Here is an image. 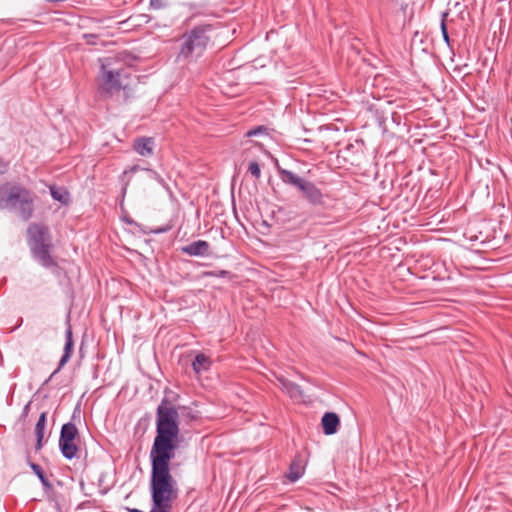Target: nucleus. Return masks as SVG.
I'll list each match as a JSON object with an SVG mask.
<instances>
[{
	"mask_svg": "<svg viewBox=\"0 0 512 512\" xmlns=\"http://www.w3.org/2000/svg\"><path fill=\"white\" fill-rule=\"evenodd\" d=\"M180 395L170 388L164 389L155 411V436L150 449L149 460L153 463L154 474L158 471L168 479L169 467L183 442L180 416L187 424L200 420V414L188 406L177 405Z\"/></svg>",
	"mask_w": 512,
	"mask_h": 512,
	"instance_id": "1",
	"label": "nucleus"
},
{
	"mask_svg": "<svg viewBox=\"0 0 512 512\" xmlns=\"http://www.w3.org/2000/svg\"><path fill=\"white\" fill-rule=\"evenodd\" d=\"M276 170L280 180L288 186L294 187L313 209L314 213L311 217L326 219L328 215L322 211L330 210L334 206L330 203V196L322 192L316 184L310 180L302 178L294 172L282 168L276 163Z\"/></svg>",
	"mask_w": 512,
	"mask_h": 512,
	"instance_id": "2",
	"label": "nucleus"
},
{
	"mask_svg": "<svg viewBox=\"0 0 512 512\" xmlns=\"http://www.w3.org/2000/svg\"><path fill=\"white\" fill-rule=\"evenodd\" d=\"M36 199L37 195L20 183L5 182L0 185V209L14 213L24 222L34 216Z\"/></svg>",
	"mask_w": 512,
	"mask_h": 512,
	"instance_id": "3",
	"label": "nucleus"
},
{
	"mask_svg": "<svg viewBox=\"0 0 512 512\" xmlns=\"http://www.w3.org/2000/svg\"><path fill=\"white\" fill-rule=\"evenodd\" d=\"M27 244L32 257L45 268L57 266L51 255L53 250L50 228L39 222H32L26 229Z\"/></svg>",
	"mask_w": 512,
	"mask_h": 512,
	"instance_id": "4",
	"label": "nucleus"
},
{
	"mask_svg": "<svg viewBox=\"0 0 512 512\" xmlns=\"http://www.w3.org/2000/svg\"><path fill=\"white\" fill-rule=\"evenodd\" d=\"M81 418L82 411L80 404H77L72 412L71 420L61 427L58 445L62 456L67 460L77 457L79 452L81 437L76 425L81 423Z\"/></svg>",
	"mask_w": 512,
	"mask_h": 512,
	"instance_id": "5",
	"label": "nucleus"
},
{
	"mask_svg": "<svg viewBox=\"0 0 512 512\" xmlns=\"http://www.w3.org/2000/svg\"><path fill=\"white\" fill-rule=\"evenodd\" d=\"M101 94L112 95L114 92L123 90L125 100L129 98L132 91L133 79L129 68L107 69L101 65Z\"/></svg>",
	"mask_w": 512,
	"mask_h": 512,
	"instance_id": "6",
	"label": "nucleus"
},
{
	"mask_svg": "<svg viewBox=\"0 0 512 512\" xmlns=\"http://www.w3.org/2000/svg\"><path fill=\"white\" fill-rule=\"evenodd\" d=\"M210 30V25H199L185 33L182 37L179 57L187 59L191 56L202 55L210 41V37L207 35Z\"/></svg>",
	"mask_w": 512,
	"mask_h": 512,
	"instance_id": "7",
	"label": "nucleus"
},
{
	"mask_svg": "<svg viewBox=\"0 0 512 512\" xmlns=\"http://www.w3.org/2000/svg\"><path fill=\"white\" fill-rule=\"evenodd\" d=\"M74 350L73 332L70 323L65 331V344L63 349V355L58 363L56 370L45 380L44 384H47L60 370L68 363Z\"/></svg>",
	"mask_w": 512,
	"mask_h": 512,
	"instance_id": "8",
	"label": "nucleus"
},
{
	"mask_svg": "<svg viewBox=\"0 0 512 512\" xmlns=\"http://www.w3.org/2000/svg\"><path fill=\"white\" fill-rule=\"evenodd\" d=\"M183 254L195 257H206L211 255L210 244L205 240H197L180 248Z\"/></svg>",
	"mask_w": 512,
	"mask_h": 512,
	"instance_id": "9",
	"label": "nucleus"
},
{
	"mask_svg": "<svg viewBox=\"0 0 512 512\" xmlns=\"http://www.w3.org/2000/svg\"><path fill=\"white\" fill-rule=\"evenodd\" d=\"M132 147L139 155L148 157L154 152L155 140L153 137H137L134 139Z\"/></svg>",
	"mask_w": 512,
	"mask_h": 512,
	"instance_id": "10",
	"label": "nucleus"
},
{
	"mask_svg": "<svg viewBox=\"0 0 512 512\" xmlns=\"http://www.w3.org/2000/svg\"><path fill=\"white\" fill-rule=\"evenodd\" d=\"M280 389L292 399H301L303 390L300 385L288 380L284 376H276Z\"/></svg>",
	"mask_w": 512,
	"mask_h": 512,
	"instance_id": "11",
	"label": "nucleus"
},
{
	"mask_svg": "<svg viewBox=\"0 0 512 512\" xmlns=\"http://www.w3.org/2000/svg\"><path fill=\"white\" fill-rule=\"evenodd\" d=\"M321 426L325 435H333L340 427V417L335 412H326L322 416Z\"/></svg>",
	"mask_w": 512,
	"mask_h": 512,
	"instance_id": "12",
	"label": "nucleus"
},
{
	"mask_svg": "<svg viewBox=\"0 0 512 512\" xmlns=\"http://www.w3.org/2000/svg\"><path fill=\"white\" fill-rule=\"evenodd\" d=\"M48 412L44 411L40 413L39 418L35 424V436H36V444L35 450L39 451L43 448L44 445V431L47 424Z\"/></svg>",
	"mask_w": 512,
	"mask_h": 512,
	"instance_id": "13",
	"label": "nucleus"
},
{
	"mask_svg": "<svg viewBox=\"0 0 512 512\" xmlns=\"http://www.w3.org/2000/svg\"><path fill=\"white\" fill-rule=\"evenodd\" d=\"M27 461H28V464H29L31 470L33 471V473L40 480L44 490L45 491L52 490L53 489V485L50 482L49 478L47 477L46 473L44 472L43 468L39 464L30 461V457L29 456L27 457Z\"/></svg>",
	"mask_w": 512,
	"mask_h": 512,
	"instance_id": "14",
	"label": "nucleus"
},
{
	"mask_svg": "<svg viewBox=\"0 0 512 512\" xmlns=\"http://www.w3.org/2000/svg\"><path fill=\"white\" fill-rule=\"evenodd\" d=\"M50 195L55 200L63 205H68L70 202V193L65 187H58L56 185L49 186Z\"/></svg>",
	"mask_w": 512,
	"mask_h": 512,
	"instance_id": "15",
	"label": "nucleus"
},
{
	"mask_svg": "<svg viewBox=\"0 0 512 512\" xmlns=\"http://www.w3.org/2000/svg\"><path fill=\"white\" fill-rule=\"evenodd\" d=\"M211 364L212 361L208 356L204 353H198L192 362V368L195 373L200 374L203 371H207Z\"/></svg>",
	"mask_w": 512,
	"mask_h": 512,
	"instance_id": "16",
	"label": "nucleus"
},
{
	"mask_svg": "<svg viewBox=\"0 0 512 512\" xmlns=\"http://www.w3.org/2000/svg\"><path fill=\"white\" fill-rule=\"evenodd\" d=\"M303 474H304V467L301 466L299 463L293 462V463H291V465L289 467V472L286 474V477L291 482H296L297 480H299L302 477Z\"/></svg>",
	"mask_w": 512,
	"mask_h": 512,
	"instance_id": "17",
	"label": "nucleus"
},
{
	"mask_svg": "<svg viewBox=\"0 0 512 512\" xmlns=\"http://www.w3.org/2000/svg\"><path fill=\"white\" fill-rule=\"evenodd\" d=\"M448 15H449L448 11H445L441 14L440 29H441V34H442L443 40L446 42L447 45H450V37H449V33H448V28L446 25V18L448 17Z\"/></svg>",
	"mask_w": 512,
	"mask_h": 512,
	"instance_id": "18",
	"label": "nucleus"
},
{
	"mask_svg": "<svg viewBox=\"0 0 512 512\" xmlns=\"http://www.w3.org/2000/svg\"><path fill=\"white\" fill-rule=\"evenodd\" d=\"M140 169H141V167H140L139 165H133V166H131L129 169L124 170V171H123V173L121 174L120 179H121V181H123V182H124V185H123V188H122V195H123V197H124V196H125V194H126L127 186H128V184H129V180L124 181L125 176H126L127 174H131V173L137 172V171H139Z\"/></svg>",
	"mask_w": 512,
	"mask_h": 512,
	"instance_id": "19",
	"label": "nucleus"
},
{
	"mask_svg": "<svg viewBox=\"0 0 512 512\" xmlns=\"http://www.w3.org/2000/svg\"><path fill=\"white\" fill-rule=\"evenodd\" d=\"M375 119L380 128H382L383 132L387 131L386 127V116L385 112L382 109L376 108L375 109Z\"/></svg>",
	"mask_w": 512,
	"mask_h": 512,
	"instance_id": "20",
	"label": "nucleus"
},
{
	"mask_svg": "<svg viewBox=\"0 0 512 512\" xmlns=\"http://www.w3.org/2000/svg\"><path fill=\"white\" fill-rule=\"evenodd\" d=\"M149 6L151 9L160 10L170 6L169 0H150Z\"/></svg>",
	"mask_w": 512,
	"mask_h": 512,
	"instance_id": "21",
	"label": "nucleus"
},
{
	"mask_svg": "<svg viewBox=\"0 0 512 512\" xmlns=\"http://www.w3.org/2000/svg\"><path fill=\"white\" fill-rule=\"evenodd\" d=\"M248 171L254 176L256 179H259L261 176L260 165L256 161H251L248 166Z\"/></svg>",
	"mask_w": 512,
	"mask_h": 512,
	"instance_id": "22",
	"label": "nucleus"
},
{
	"mask_svg": "<svg viewBox=\"0 0 512 512\" xmlns=\"http://www.w3.org/2000/svg\"><path fill=\"white\" fill-rule=\"evenodd\" d=\"M264 133H267V128L265 126H257V127H254L253 129L249 130L246 133V135L248 137H252V136H257V135L264 134Z\"/></svg>",
	"mask_w": 512,
	"mask_h": 512,
	"instance_id": "23",
	"label": "nucleus"
},
{
	"mask_svg": "<svg viewBox=\"0 0 512 512\" xmlns=\"http://www.w3.org/2000/svg\"><path fill=\"white\" fill-rule=\"evenodd\" d=\"M30 407H31V401H29L24 407H23V410L19 416V419L18 421L19 422H23L25 423L27 418H28V415H29V411H30Z\"/></svg>",
	"mask_w": 512,
	"mask_h": 512,
	"instance_id": "24",
	"label": "nucleus"
},
{
	"mask_svg": "<svg viewBox=\"0 0 512 512\" xmlns=\"http://www.w3.org/2000/svg\"><path fill=\"white\" fill-rule=\"evenodd\" d=\"M145 170L149 173L150 178H152V179L156 180V181H157L158 183H160L161 185H164V184H165L164 179L161 177V175H160L158 172H156V171H155V170H153V169H149V168H147V169H145Z\"/></svg>",
	"mask_w": 512,
	"mask_h": 512,
	"instance_id": "25",
	"label": "nucleus"
},
{
	"mask_svg": "<svg viewBox=\"0 0 512 512\" xmlns=\"http://www.w3.org/2000/svg\"><path fill=\"white\" fill-rule=\"evenodd\" d=\"M171 228H172L171 225H165V226H162V227H157V228H154V229H150L149 231H145L144 230V233L163 234V233L168 232Z\"/></svg>",
	"mask_w": 512,
	"mask_h": 512,
	"instance_id": "26",
	"label": "nucleus"
},
{
	"mask_svg": "<svg viewBox=\"0 0 512 512\" xmlns=\"http://www.w3.org/2000/svg\"><path fill=\"white\" fill-rule=\"evenodd\" d=\"M391 120L396 126H400L402 122V116L398 112L391 113Z\"/></svg>",
	"mask_w": 512,
	"mask_h": 512,
	"instance_id": "27",
	"label": "nucleus"
},
{
	"mask_svg": "<svg viewBox=\"0 0 512 512\" xmlns=\"http://www.w3.org/2000/svg\"><path fill=\"white\" fill-rule=\"evenodd\" d=\"M8 163L0 158V174H4L7 171Z\"/></svg>",
	"mask_w": 512,
	"mask_h": 512,
	"instance_id": "28",
	"label": "nucleus"
},
{
	"mask_svg": "<svg viewBox=\"0 0 512 512\" xmlns=\"http://www.w3.org/2000/svg\"><path fill=\"white\" fill-rule=\"evenodd\" d=\"M230 272L229 271H226V270H221L219 271V273H217L216 275L217 276H220V277H226L227 275H229Z\"/></svg>",
	"mask_w": 512,
	"mask_h": 512,
	"instance_id": "29",
	"label": "nucleus"
},
{
	"mask_svg": "<svg viewBox=\"0 0 512 512\" xmlns=\"http://www.w3.org/2000/svg\"><path fill=\"white\" fill-rule=\"evenodd\" d=\"M317 223H319V224H328V223H331V221L319 220Z\"/></svg>",
	"mask_w": 512,
	"mask_h": 512,
	"instance_id": "30",
	"label": "nucleus"
},
{
	"mask_svg": "<svg viewBox=\"0 0 512 512\" xmlns=\"http://www.w3.org/2000/svg\"><path fill=\"white\" fill-rule=\"evenodd\" d=\"M89 37H96L94 34H85L84 38L89 39Z\"/></svg>",
	"mask_w": 512,
	"mask_h": 512,
	"instance_id": "31",
	"label": "nucleus"
},
{
	"mask_svg": "<svg viewBox=\"0 0 512 512\" xmlns=\"http://www.w3.org/2000/svg\"><path fill=\"white\" fill-rule=\"evenodd\" d=\"M125 221L129 224H136L133 220L125 218Z\"/></svg>",
	"mask_w": 512,
	"mask_h": 512,
	"instance_id": "32",
	"label": "nucleus"
},
{
	"mask_svg": "<svg viewBox=\"0 0 512 512\" xmlns=\"http://www.w3.org/2000/svg\"><path fill=\"white\" fill-rule=\"evenodd\" d=\"M22 322H23V319H22V318H20V319H19V324L17 325V327L21 326V325H22Z\"/></svg>",
	"mask_w": 512,
	"mask_h": 512,
	"instance_id": "33",
	"label": "nucleus"
},
{
	"mask_svg": "<svg viewBox=\"0 0 512 512\" xmlns=\"http://www.w3.org/2000/svg\"><path fill=\"white\" fill-rule=\"evenodd\" d=\"M93 37H89L88 43H91Z\"/></svg>",
	"mask_w": 512,
	"mask_h": 512,
	"instance_id": "34",
	"label": "nucleus"
},
{
	"mask_svg": "<svg viewBox=\"0 0 512 512\" xmlns=\"http://www.w3.org/2000/svg\"><path fill=\"white\" fill-rule=\"evenodd\" d=\"M93 37H89L88 43H91Z\"/></svg>",
	"mask_w": 512,
	"mask_h": 512,
	"instance_id": "35",
	"label": "nucleus"
}]
</instances>
